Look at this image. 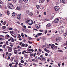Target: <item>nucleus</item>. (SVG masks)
<instances>
[{"mask_svg": "<svg viewBox=\"0 0 67 67\" xmlns=\"http://www.w3.org/2000/svg\"><path fill=\"white\" fill-rule=\"evenodd\" d=\"M60 23H62V22H63V20H60Z\"/></svg>", "mask_w": 67, "mask_h": 67, "instance_id": "nucleus-63", "label": "nucleus"}, {"mask_svg": "<svg viewBox=\"0 0 67 67\" xmlns=\"http://www.w3.org/2000/svg\"><path fill=\"white\" fill-rule=\"evenodd\" d=\"M25 57L26 58H28V55L27 54H25Z\"/></svg>", "mask_w": 67, "mask_h": 67, "instance_id": "nucleus-20", "label": "nucleus"}, {"mask_svg": "<svg viewBox=\"0 0 67 67\" xmlns=\"http://www.w3.org/2000/svg\"><path fill=\"white\" fill-rule=\"evenodd\" d=\"M16 35H13V37H15L16 38Z\"/></svg>", "mask_w": 67, "mask_h": 67, "instance_id": "nucleus-34", "label": "nucleus"}, {"mask_svg": "<svg viewBox=\"0 0 67 67\" xmlns=\"http://www.w3.org/2000/svg\"><path fill=\"white\" fill-rule=\"evenodd\" d=\"M62 38L60 37H58L57 38H56V41L57 42H59L60 40H61Z\"/></svg>", "mask_w": 67, "mask_h": 67, "instance_id": "nucleus-7", "label": "nucleus"}, {"mask_svg": "<svg viewBox=\"0 0 67 67\" xmlns=\"http://www.w3.org/2000/svg\"><path fill=\"white\" fill-rule=\"evenodd\" d=\"M6 36L7 37H10V36L8 35H7Z\"/></svg>", "mask_w": 67, "mask_h": 67, "instance_id": "nucleus-42", "label": "nucleus"}, {"mask_svg": "<svg viewBox=\"0 0 67 67\" xmlns=\"http://www.w3.org/2000/svg\"><path fill=\"white\" fill-rule=\"evenodd\" d=\"M24 35L25 37H27V35H26V34H25Z\"/></svg>", "mask_w": 67, "mask_h": 67, "instance_id": "nucleus-56", "label": "nucleus"}, {"mask_svg": "<svg viewBox=\"0 0 67 67\" xmlns=\"http://www.w3.org/2000/svg\"><path fill=\"white\" fill-rule=\"evenodd\" d=\"M65 0H60V2L61 3H65Z\"/></svg>", "mask_w": 67, "mask_h": 67, "instance_id": "nucleus-14", "label": "nucleus"}, {"mask_svg": "<svg viewBox=\"0 0 67 67\" xmlns=\"http://www.w3.org/2000/svg\"><path fill=\"white\" fill-rule=\"evenodd\" d=\"M57 46H55L54 47V49H57Z\"/></svg>", "mask_w": 67, "mask_h": 67, "instance_id": "nucleus-38", "label": "nucleus"}, {"mask_svg": "<svg viewBox=\"0 0 67 67\" xmlns=\"http://www.w3.org/2000/svg\"><path fill=\"white\" fill-rule=\"evenodd\" d=\"M37 41H40V39H38V38L37 39Z\"/></svg>", "mask_w": 67, "mask_h": 67, "instance_id": "nucleus-64", "label": "nucleus"}, {"mask_svg": "<svg viewBox=\"0 0 67 67\" xmlns=\"http://www.w3.org/2000/svg\"><path fill=\"white\" fill-rule=\"evenodd\" d=\"M1 37H4V36H2V35L0 36V38H1Z\"/></svg>", "mask_w": 67, "mask_h": 67, "instance_id": "nucleus-39", "label": "nucleus"}, {"mask_svg": "<svg viewBox=\"0 0 67 67\" xmlns=\"http://www.w3.org/2000/svg\"><path fill=\"white\" fill-rule=\"evenodd\" d=\"M43 60V61H46V59L42 57V61Z\"/></svg>", "mask_w": 67, "mask_h": 67, "instance_id": "nucleus-19", "label": "nucleus"}, {"mask_svg": "<svg viewBox=\"0 0 67 67\" xmlns=\"http://www.w3.org/2000/svg\"><path fill=\"white\" fill-rule=\"evenodd\" d=\"M45 56H48V54H47V53H45Z\"/></svg>", "mask_w": 67, "mask_h": 67, "instance_id": "nucleus-53", "label": "nucleus"}, {"mask_svg": "<svg viewBox=\"0 0 67 67\" xmlns=\"http://www.w3.org/2000/svg\"><path fill=\"white\" fill-rule=\"evenodd\" d=\"M7 7L8 8H9V9H11V10H12L14 8V6L11 4L10 3L8 4Z\"/></svg>", "mask_w": 67, "mask_h": 67, "instance_id": "nucleus-1", "label": "nucleus"}, {"mask_svg": "<svg viewBox=\"0 0 67 67\" xmlns=\"http://www.w3.org/2000/svg\"><path fill=\"white\" fill-rule=\"evenodd\" d=\"M58 21H59V19L58 18H56L53 21V22H54V23H57L58 22Z\"/></svg>", "mask_w": 67, "mask_h": 67, "instance_id": "nucleus-8", "label": "nucleus"}, {"mask_svg": "<svg viewBox=\"0 0 67 67\" xmlns=\"http://www.w3.org/2000/svg\"><path fill=\"white\" fill-rule=\"evenodd\" d=\"M38 51H39V52H42V50H41V49L39 48L38 49Z\"/></svg>", "mask_w": 67, "mask_h": 67, "instance_id": "nucleus-43", "label": "nucleus"}, {"mask_svg": "<svg viewBox=\"0 0 67 67\" xmlns=\"http://www.w3.org/2000/svg\"><path fill=\"white\" fill-rule=\"evenodd\" d=\"M36 7H37V8L38 9H39L40 8V6L38 5H36Z\"/></svg>", "mask_w": 67, "mask_h": 67, "instance_id": "nucleus-21", "label": "nucleus"}, {"mask_svg": "<svg viewBox=\"0 0 67 67\" xmlns=\"http://www.w3.org/2000/svg\"><path fill=\"white\" fill-rule=\"evenodd\" d=\"M18 52V50H15L14 51V53H17Z\"/></svg>", "mask_w": 67, "mask_h": 67, "instance_id": "nucleus-28", "label": "nucleus"}, {"mask_svg": "<svg viewBox=\"0 0 67 67\" xmlns=\"http://www.w3.org/2000/svg\"><path fill=\"white\" fill-rule=\"evenodd\" d=\"M21 37V35H19L18 36V38H20V37Z\"/></svg>", "mask_w": 67, "mask_h": 67, "instance_id": "nucleus-35", "label": "nucleus"}, {"mask_svg": "<svg viewBox=\"0 0 67 67\" xmlns=\"http://www.w3.org/2000/svg\"><path fill=\"white\" fill-rule=\"evenodd\" d=\"M23 0H19V2H20V3H22L23 2Z\"/></svg>", "mask_w": 67, "mask_h": 67, "instance_id": "nucleus-24", "label": "nucleus"}, {"mask_svg": "<svg viewBox=\"0 0 67 67\" xmlns=\"http://www.w3.org/2000/svg\"><path fill=\"white\" fill-rule=\"evenodd\" d=\"M16 1H17V0H13V2L15 3V2H16Z\"/></svg>", "mask_w": 67, "mask_h": 67, "instance_id": "nucleus-40", "label": "nucleus"}, {"mask_svg": "<svg viewBox=\"0 0 67 67\" xmlns=\"http://www.w3.org/2000/svg\"><path fill=\"white\" fill-rule=\"evenodd\" d=\"M36 55V53H35L34 54V57Z\"/></svg>", "mask_w": 67, "mask_h": 67, "instance_id": "nucleus-44", "label": "nucleus"}, {"mask_svg": "<svg viewBox=\"0 0 67 67\" xmlns=\"http://www.w3.org/2000/svg\"><path fill=\"white\" fill-rule=\"evenodd\" d=\"M50 0H46V2H49V1Z\"/></svg>", "mask_w": 67, "mask_h": 67, "instance_id": "nucleus-46", "label": "nucleus"}, {"mask_svg": "<svg viewBox=\"0 0 67 67\" xmlns=\"http://www.w3.org/2000/svg\"><path fill=\"white\" fill-rule=\"evenodd\" d=\"M7 48H8V52H11L12 51V48L8 46Z\"/></svg>", "mask_w": 67, "mask_h": 67, "instance_id": "nucleus-4", "label": "nucleus"}, {"mask_svg": "<svg viewBox=\"0 0 67 67\" xmlns=\"http://www.w3.org/2000/svg\"><path fill=\"white\" fill-rule=\"evenodd\" d=\"M44 1H45V0H40L39 2L40 3H42Z\"/></svg>", "mask_w": 67, "mask_h": 67, "instance_id": "nucleus-12", "label": "nucleus"}, {"mask_svg": "<svg viewBox=\"0 0 67 67\" xmlns=\"http://www.w3.org/2000/svg\"><path fill=\"white\" fill-rule=\"evenodd\" d=\"M27 23L29 25H32L33 24V21L32 20H27Z\"/></svg>", "mask_w": 67, "mask_h": 67, "instance_id": "nucleus-2", "label": "nucleus"}, {"mask_svg": "<svg viewBox=\"0 0 67 67\" xmlns=\"http://www.w3.org/2000/svg\"><path fill=\"white\" fill-rule=\"evenodd\" d=\"M26 13L27 14L29 13V11L27 10L26 11Z\"/></svg>", "mask_w": 67, "mask_h": 67, "instance_id": "nucleus-45", "label": "nucleus"}, {"mask_svg": "<svg viewBox=\"0 0 67 67\" xmlns=\"http://www.w3.org/2000/svg\"><path fill=\"white\" fill-rule=\"evenodd\" d=\"M64 37H66L67 36V32L66 31L65 33H64Z\"/></svg>", "mask_w": 67, "mask_h": 67, "instance_id": "nucleus-13", "label": "nucleus"}, {"mask_svg": "<svg viewBox=\"0 0 67 67\" xmlns=\"http://www.w3.org/2000/svg\"><path fill=\"white\" fill-rule=\"evenodd\" d=\"M26 51L25 50L24 51H23V52H25L26 53H30V52H26Z\"/></svg>", "mask_w": 67, "mask_h": 67, "instance_id": "nucleus-30", "label": "nucleus"}, {"mask_svg": "<svg viewBox=\"0 0 67 67\" xmlns=\"http://www.w3.org/2000/svg\"><path fill=\"white\" fill-rule=\"evenodd\" d=\"M21 47H24L25 46V44L23 43L21 46Z\"/></svg>", "mask_w": 67, "mask_h": 67, "instance_id": "nucleus-29", "label": "nucleus"}, {"mask_svg": "<svg viewBox=\"0 0 67 67\" xmlns=\"http://www.w3.org/2000/svg\"><path fill=\"white\" fill-rule=\"evenodd\" d=\"M14 57L10 59V60L11 62H12V61H13V60L14 59Z\"/></svg>", "mask_w": 67, "mask_h": 67, "instance_id": "nucleus-22", "label": "nucleus"}, {"mask_svg": "<svg viewBox=\"0 0 67 67\" xmlns=\"http://www.w3.org/2000/svg\"><path fill=\"white\" fill-rule=\"evenodd\" d=\"M10 67H12V64H10L9 65Z\"/></svg>", "mask_w": 67, "mask_h": 67, "instance_id": "nucleus-49", "label": "nucleus"}, {"mask_svg": "<svg viewBox=\"0 0 67 67\" xmlns=\"http://www.w3.org/2000/svg\"><path fill=\"white\" fill-rule=\"evenodd\" d=\"M21 36L22 37H24V35H23V33H21Z\"/></svg>", "mask_w": 67, "mask_h": 67, "instance_id": "nucleus-32", "label": "nucleus"}, {"mask_svg": "<svg viewBox=\"0 0 67 67\" xmlns=\"http://www.w3.org/2000/svg\"><path fill=\"white\" fill-rule=\"evenodd\" d=\"M22 30L24 32H25V33H29V31H28V30L27 29H26V30L24 29H22Z\"/></svg>", "mask_w": 67, "mask_h": 67, "instance_id": "nucleus-5", "label": "nucleus"}, {"mask_svg": "<svg viewBox=\"0 0 67 67\" xmlns=\"http://www.w3.org/2000/svg\"><path fill=\"white\" fill-rule=\"evenodd\" d=\"M37 55H38V56H40V52H37Z\"/></svg>", "mask_w": 67, "mask_h": 67, "instance_id": "nucleus-23", "label": "nucleus"}, {"mask_svg": "<svg viewBox=\"0 0 67 67\" xmlns=\"http://www.w3.org/2000/svg\"><path fill=\"white\" fill-rule=\"evenodd\" d=\"M3 25H5L6 24V22H4L3 23Z\"/></svg>", "mask_w": 67, "mask_h": 67, "instance_id": "nucleus-51", "label": "nucleus"}, {"mask_svg": "<svg viewBox=\"0 0 67 67\" xmlns=\"http://www.w3.org/2000/svg\"><path fill=\"white\" fill-rule=\"evenodd\" d=\"M42 33H39L37 34V35H38V36H40L41 35H42Z\"/></svg>", "mask_w": 67, "mask_h": 67, "instance_id": "nucleus-18", "label": "nucleus"}, {"mask_svg": "<svg viewBox=\"0 0 67 67\" xmlns=\"http://www.w3.org/2000/svg\"><path fill=\"white\" fill-rule=\"evenodd\" d=\"M37 49H35V52H36L37 51Z\"/></svg>", "mask_w": 67, "mask_h": 67, "instance_id": "nucleus-61", "label": "nucleus"}, {"mask_svg": "<svg viewBox=\"0 0 67 67\" xmlns=\"http://www.w3.org/2000/svg\"><path fill=\"white\" fill-rule=\"evenodd\" d=\"M37 29H40V25L38 24H37L35 25Z\"/></svg>", "mask_w": 67, "mask_h": 67, "instance_id": "nucleus-6", "label": "nucleus"}, {"mask_svg": "<svg viewBox=\"0 0 67 67\" xmlns=\"http://www.w3.org/2000/svg\"><path fill=\"white\" fill-rule=\"evenodd\" d=\"M13 31H10V32L11 33H13Z\"/></svg>", "mask_w": 67, "mask_h": 67, "instance_id": "nucleus-58", "label": "nucleus"}, {"mask_svg": "<svg viewBox=\"0 0 67 67\" xmlns=\"http://www.w3.org/2000/svg\"><path fill=\"white\" fill-rule=\"evenodd\" d=\"M3 50L1 49H0V52H2Z\"/></svg>", "mask_w": 67, "mask_h": 67, "instance_id": "nucleus-62", "label": "nucleus"}, {"mask_svg": "<svg viewBox=\"0 0 67 67\" xmlns=\"http://www.w3.org/2000/svg\"><path fill=\"white\" fill-rule=\"evenodd\" d=\"M6 14L8 15H9V14H10V12L9 11H7V12Z\"/></svg>", "mask_w": 67, "mask_h": 67, "instance_id": "nucleus-25", "label": "nucleus"}, {"mask_svg": "<svg viewBox=\"0 0 67 67\" xmlns=\"http://www.w3.org/2000/svg\"><path fill=\"white\" fill-rule=\"evenodd\" d=\"M16 9L19 11H21L22 9V6H19L16 8Z\"/></svg>", "mask_w": 67, "mask_h": 67, "instance_id": "nucleus-3", "label": "nucleus"}, {"mask_svg": "<svg viewBox=\"0 0 67 67\" xmlns=\"http://www.w3.org/2000/svg\"><path fill=\"white\" fill-rule=\"evenodd\" d=\"M12 15L13 16H16L17 14L15 13H13L12 14Z\"/></svg>", "mask_w": 67, "mask_h": 67, "instance_id": "nucleus-10", "label": "nucleus"}, {"mask_svg": "<svg viewBox=\"0 0 67 67\" xmlns=\"http://www.w3.org/2000/svg\"><path fill=\"white\" fill-rule=\"evenodd\" d=\"M58 66H59V67H60V64L58 63Z\"/></svg>", "mask_w": 67, "mask_h": 67, "instance_id": "nucleus-60", "label": "nucleus"}, {"mask_svg": "<svg viewBox=\"0 0 67 67\" xmlns=\"http://www.w3.org/2000/svg\"><path fill=\"white\" fill-rule=\"evenodd\" d=\"M8 43H9V42L8 41H7L6 42V45H8Z\"/></svg>", "mask_w": 67, "mask_h": 67, "instance_id": "nucleus-37", "label": "nucleus"}, {"mask_svg": "<svg viewBox=\"0 0 67 67\" xmlns=\"http://www.w3.org/2000/svg\"><path fill=\"white\" fill-rule=\"evenodd\" d=\"M55 46L54 44H53L52 45L51 48L53 49H54L55 48Z\"/></svg>", "mask_w": 67, "mask_h": 67, "instance_id": "nucleus-15", "label": "nucleus"}, {"mask_svg": "<svg viewBox=\"0 0 67 67\" xmlns=\"http://www.w3.org/2000/svg\"><path fill=\"white\" fill-rule=\"evenodd\" d=\"M0 3L1 4H2V3H3V2L1 1H0Z\"/></svg>", "mask_w": 67, "mask_h": 67, "instance_id": "nucleus-47", "label": "nucleus"}, {"mask_svg": "<svg viewBox=\"0 0 67 67\" xmlns=\"http://www.w3.org/2000/svg\"><path fill=\"white\" fill-rule=\"evenodd\" d=\"M12 28H9V31H10L11 30H12Z\"/></svg>", "mask_w": 67, "mask_h": 67, "instance_id": "nucleus-59", "label": "nucleus"}, {"mask_svg": "<svg viewBox=\"0 0 67 67\" xmlns=\"http://www.w3.org/2000/svg\"><path fill=\"white\" fill-rule=\"evenodd\" d=\"M28 39L29 40H30L31 41V40H32V38H31L30 37H29L28 38Z\"/></svg>", "mask_w": 67, "mask_h": 67, "instance_id": "nucleus-31", "label": "nucleus"}, {"mask_svg": "<svg viewBox=\"0 0 67 67\" xmlns=\"http://www.w3.org/2000/svg\"><path fill=\"white\" fill-rule=\"evenodd\" d=\"M27 51H28V52H31V49H30L29 48H28L27 49Z\"/></svg>", "mask_w": 67, "mask_h": 67, "instance_id": "nucleus-26", "label": "nucleus"}, {"mask_svg": "<svg viewBox=\"0 0 67 67\" xmlns=\"http://www.w3.org/2000/svg\"><path fill=\"white\" fill-rule=\"evenodd\" d=\"M15 65H18V62H16L15 63H14Z\"/></svg>", "mask_w": 67, "mask_h": 67, "instance_id": "nucleus-57", "label": "nucleus"}, {"mask_svg": "<svg viewBox=\"0 0 67 67\" xmlns=\"http://www.w3.org/2000/svg\"><path fill=\"white\" fill-rule=\"evenodd\" d=\"M33 65L34 66H36V64L34 63L33 64Z\"/></svg>", "mask_w": 67, "mask_h": 67, "instance_id": "nucleus-52", "label": "nucleus"}, {"mask_svg": "<svg viewBox=\"0 0 67 67\" xmlns=\"http://www.w3.org/2000/svg\"><path fill=\"white\" fill-rule=\"evenodd\" d=\"M44 51L46 52H48V50H47V49L46 48L45 49Z\"/></svg>", "mask_w": 67, "mask_h": 67, "instance_id": "nucleus-36", "label": "nucleus"}, {"mask_svg": "<svg viewBox=\"0 0 67 67\" xmlns=\"http://www.w3.org/2000/svg\"><path fill=\"white\" fill-rule=\"evenodd\" d=\"M54 9L56 11H57L58 10H59V9L58 8V7L57 6H55L54 7Z\"/></svg>", "mask_w": 67, "mask_h": 67, "instance_id": "nucleus-11", "label": "nucleus"}, {"mask_svg": "<svg viewBox=\"0 0 67 67\" xmlns=\"http://www.w3.org/2000/svg\"><path fill=\"white\" fill-rule=\"evenodd\" d=\"M28 43H30V44H32V43L30 41H28Z\"/></svg>", "mask_w": 67, "mask_h": 67, "instance_id": "nucleus-50", "label": "nucleus"}, {"mask_svg": "<svg viewBox=\"0 0 67 67\" xmlns=\"http://www.w3.org/2000/svg\"><path fill=\"white\" fill-rule=\"evenodd\" d=\"M19 66H22L23 65V64H21V63H19Z\"/></svg>", "mask_w": 67, "mask_h": 67, "instance_id": "nucleus-41", "label": "nucleus"}, {"mask_svg": "<svg viewBox=\"0 0 67 67\" xmlns=\"http://www.w3.org/2000/svg\"><path fill=\"white\" fill-rule=\"evenodd\" d=\"M14 62H17V60H16V59H14Z\"/></svg>", "mask_w": 67, "mask_h": 67, "instance_id": "nucleus-55", "label": "nucleus"}, {"mask_svg": "<svg viewBox=\"0 0 67 67\" xmlns=\"http://www.w3.org/2000/svg\"><path fill=\"white\" fill-rule=\"evenodd\" d=\"M21 63H24V60H21Z\"/></svg>", "mask_w": 67, "mask_h": 67, "instance_id": "nucleus-48", "label": "nucleus"}, {"mask_svg": "<svg viewBox=\"0 0 67 67\" xmlns=\"http://www.w3.org/2000/svg\"><path fill=\"white\" fill-rule=\"evenodd\" d=\"M47 31L46 30L44 32L45 33V34H46V33H47Z\"/></svg>", "mask_w": 67, "mask_h": 67, "instance_id": "nucleus-54", "label": "nucleus"}, {"mask_svg": "<svg viewBox=\"0 0 67 67\" xmlns=\"http://www.w3.org/2000/svg\"><path fill=\"white\" fill-rule=\"evenodd\" d=\"M51 26V24L50 23L48 24L47 25V27H49V26Z\"/></svg>", "mask_w": 67, "mask_h": 67, "instance_id": "nucleus-16", "label": "nucleus"}, {"mask_svg": "<svg viewBox=\"0 0 67 67\" xmlns=\"http://www.w3.org/2000/svg\"><path fill=\"white\" fill-rule=\"evenodd\" d=\"M23 1L24 2H27V1H28V0H23Z\"/></svg>", "mask_w": 67, "mask_h": 67, "instance_id": "nucleus-33", "label": "nucleus"}, {"mask_svg": "<svg viewBox=\"0 0 67 67\" xmlns=\"http://www.w3.org/2000/svg\"><path fill=\"white\" fill-rule=\"evenodd\" d=\"M21 17V15L20 14H18L17 15V19H19V20H20Z\"/></svg>", "mask_w": 67, "mask_h": 67, "instance_id": "nucleus-9", "label": "nucleus"}, {"mask_svg": "<svg viewBox=\"0 0 67 67\" xmlns=\"http://www.w3.org/2000/svg\"><path fill=\"white\" fill-rule=\"evenodd\" d=\"M2 28L3 29H6V26H3L2 27Z\"/></svg>", "mask_w": 67, "mask_h": 67, "instance_id": "nucleus-27", "label": "nucleus"}, {"mask_svg": "<svg viewBox=\"0 0 67 67\" xmlns=\"http://www.w3.org/2000/svg\"><path fill=\"white\" fill-rule=\"evenodd\" d=\"M33 15V13L32 12H31L30 13L29 15L30 16H32Z\"/></svg>", "mask_w": 67, "mask_h": 67, "instance_id": "nucleus-17", "label": "nucleus"}]
</instances>
